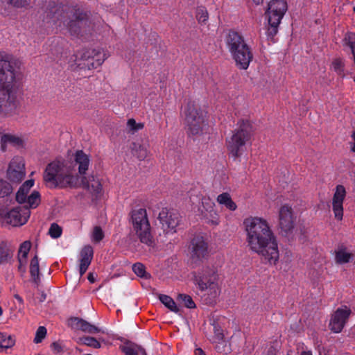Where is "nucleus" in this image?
Here are the masks:
<instances>
[{"instance_id":"obj_2","label":"nucleus","mask_w":355,"mask_h":355,"mask_svg":"<svg viewBox=\"0 0 355 355\" xmlns=\"http://www.w3.org/2000/svg\"><path fill=\"white\" fill-rule=\"evenodd\" d=\"M22 65L14 55L0 51V117L18 114L19 102L13 92L16 77Z\"/></svg>"},{"instance_id":"obj_43","label":"nucleus","mask_w":355,"mask_h":355,"mask_svg":"<svg viewBox=\"0 0 355 355\" xmlns=\"http://www.w3.org/2000/svg\"><path fill=\"white\" fill-rule=\"evenodd\" d=\"M10 257L9 250L5 247L0 246V264L7 261Z\"/></svg>"},{"instance_id":"obj_33","label":"nucleus","mask_w":355,"mask_h":355,"mask_svg":"<svg viewBox=\"0 0 355 355\" xmlns=\"http://www.w3.org/2000/svg\"><path fill=\"white\" fill-rule=\"evenodd\" d=\"M344 41L350 47L353 54L354 62L355 63V33H349L346 34Z\"/></svg>"},{"instance_id":"obj_29","label":"nucleus","mask_w":355,"mask_h":355,"mask_svg":"<svg viewBox=\"0 0 355 355\" xmlns=\"http://www.w3.org/2000/svg\"><path fill=\"white\" fill-rule=\"evenodd\" d=\"M125 355H147L144 349L137 345H128L123 349Z\"/></svg>"},{"instance_id":"obj_6","label":"nucleus","mask_w":355,"mask_h":355,"mask_svg":"<svg viewBox=\"0 0 355 355\" xmlns=\"http://www.w3.org/2000/svg\"><path fill=\"white\" fill-rule=\"evenodd\" d=\"M288 6L286 0H270L266 11L268 21L266 34L273 37L278 32V27L284 16Z\"/></svg>"},{"instance_id":"obj_54","label":"nucleus","mask_w":355,"mask_h":355,"mask_svg":"<svg viewBox=\"0 0 355 355\" xmlns=\"http://www.w3.org/2000/svg\"><path fill=\"white\" fill-rule=\"evenodd\" d=\"M88 279L91 282H94V277L92 276V274H89V276H88Z\"/></svg>"},{"instance_id":"obj_40","label":"nucleus","mask_w":355,"mask_h":355,"mask_svg":"<svg viewBox=\"0 0 355 355\" xmlns=\"http://www.w3.org/2000/svg\"><path fill=\"white\" fill-rule=\"evenodd\" d=\"M103 236L104 234L101 228L98 226L95 227L92 234V241L98 242L103 239Z\"/></svg>"},{"instance_id":"obj_41","label":"nucleus","mask_w":355,"mask_h":355,"mask_svg":"<svg viewBox=\"0 0 355 355\" xmlns=\"http://www.w3.org/2000/svg\"><path fill=\"white\" fill-rule=\"evenodd\" d=\"M134 272L139 277H144L146 275L145 267L140 263H137L132 266Z\"/></svg>"},{"instance_id":"obj_55","label":"nucleus","mask_w":355,"mask_h":355,"mask_svg":"<svg viewBox=\"0 0 355 355\" xmlns=\"http://www.w3.org/2000/svg\"><path fill=\"white\" fill-rule=\"evenodd\" d=\"M2 313H3V311H2L1 307L0 306V316L2 315Z\"/></svg>"},{"instance_id":"obj_21","label":"nucleus","mask_w":355,"mask_h":355,"mask_svg":"<svg viewBox=\"0 0 355 355\" xmlns=\"http://www.w3.org/2000/svg\"><path fill=\"white\" fill-rule=\"evenodd\" d=\"M1 148L6 150L8 145L15 147H21L24 145V139L22 137L14 133H3L0 139Z\"/></svg>"},{"instance_id":"obj_12","label":"nucleus","mask_w":355,"mask_h":355,"mask_svg":"<svg viewBox=\"0 0 355 355\" xmlns=\"http://www.w3.org/2000/svg\"><path fill=\"white\" fill-rule=\"evenodd\" d=\"M158 218L163 230L166 234H173L176 232L180 220L178 213L168 208H163L159 214Z\"/></svg>"},{"instance_id":"obj_56","label":"nucleus","mask_w":355,"mask_h":355,"mask_svg":"<svg viewBox=\"0 0 355 355\" xmlns=\"http://www.w3.org/2000/svg\"><path fill=\"white\" fill-rule=\"evenodd\" d=\"M53 347H55V349L56 348V347H58V345H56L55 343H53Z\"/></svg>"},{"instance_id":"obj_28","label":"nucleus","mask_w":355,"mask_h":355,"mask_svg":"<svg viewBox=\"0 0 355 355\" xmlns=\"http://www.w3.org/2000/svg\"><path fill=\"white\" fill-rule=\"evenodd\" d=\"M159 299L161 302L170 311L176 313L179 312V308L170 296L166 295H159Z\"/></svg>"},{"instance_id":"obj_23","label":"nucleus","mask_w":355,"mask_h":355,"mask_svg":"<svg viewBox=\"0 0 355 355\" xmlns=\"http://www.w3.org/2000/svg\"><path fill=\"white\" fill-rule=\"evenodd\" d=\"M31 247V243L29 241H26L22 243L19 249L18 260L19 263V269L21 271L25 270V266L26 264L27 255L30 251Z\"/></svg>"},{"instance_id":"obj_42","label":"nucleus","mask_w":355,"mask_h":355,"mask_svg":"<svg viewBox=\"0 0 355 355\" xmlns=\"http://www.w3.org/2000/svg\"><path fill=\"white\" fill-rule=\"evenodd\" d=\"M30 0H10L9 3L17 8H26L29 5Z\"/></svg>"},{"instance_id":"obj_24","label":"nucleus","mask_w":355,"mask_h":355,"mask_svg":"<svg viewBox=\"0 0 355 355\" xmlns=\"http://www.w3.org/2000/svg\"><path fill=\"white\" fill-rule=\"evenodd\" d=\"M132 153L139 159L144 160L149 155L148 145L140 143H134L132 147Z\"/></svg>"},{"instance_id":"obj_57","label":"nucleus","mask_w":355,"mask_h":355,"mask_svg":"<svg viewBox=\"0 0 355 355\" xmlns=\"http://www.w3.org/2000/svg\"><path fill=\"white\" fill-rule=\"evenodd\" d=\"M322 353H324V352H320V355H322Z\"/></svg>"},{"instance_id":"obj_30","label":"nucleus","mask_w":355,"mask_h":355,"mask_svg":"<svg viewBox=\"0 0 355 355\" xmlns=\"http://www.w3.org/2000/svg\"><path fill=\"white\" fill-rule=\"evenodd\" d=\"M196 17L199 24H206L209 19V14L207 8L203 6L198 7L196 9Z\"/></svg>"},{"instance_id":"obj_16","label":"nucleus","mask_w":355,"mask_h":355,"mask_svg":"<svg viewBox=\"0 0 355 355\" xmlns=\"http://www.w3.org/2000/svg\"><path fill=\"white\" fill-rule=\"evenodd\" d=\"M191 257L193 260H201L208 255V244L202 236H195L189 245Z\"/></svg>"},{"instance_id":"obj_46","label":"nucleus","mask_w":355,"mask_h":355,"mask_svg":"<svg viewBox=\"0 0 355 355\" xmlns=\"http://www.w3.org/2000/svg\"><path fill=\"white\" fill-rule=\"evenodd\" d=\"M332 68L336 72H337L338 74H340L343 71V62L338 59L335 60L332 62Z\"/></svg>"},{"instance_id":"obj_37","label":"nucleus","mask_w":355,"mask_h":355,"mask_svg":"<svg viewBox=\"0 0 355 355\" xmlns=\"http://www.w3.org/2000/svg\"><path fill=\"white\" fill-rule=\"evenodd\" d=\"M12 187L6 181L0 178V198L8 196L12 192Z\"/></svg>"},{"instance_id":"obj_31","label":"nucleus","mask_w":355,"mask_h":355,"mask_svg":"<svg viewBox=\"0 0 355 355\" xmlns=\"http://www.w3.org/2000/svg\"><path fill=\"white\" fill-rule=\"evenodd\" d=\"M203 217L208 223L217 225L219 223V216L216 210L211 209L203 214Z\"/></svg>"},{"instance_id":"obj_22","label":"nucleus","mask_w":355,"mask_h":355,"mask_svg":"<svg viewBox=\"0 0 355 355\" xmlns=\"http://www.w3.org/2000/svg\"><path fill=\"white\" fill-rule=\"evenodd\" d=\"M71 324L73 327L89 334H96L101 331V329L96 326L77 318L71 320Z\"/></svg>"},{"instance_id":"obj_27","label":"nucleus","mask_w":355,"mask_h":355,"mask_svg":"<svg viewBox=\"0 0 355 355\" xmlns=\"http://www.w3.org/2000/svg\"><path fill=\"white\" fill-rule=\"evenodd\" d=\"M30 273L33 280L37 283L40 280V266L37 256H35L30 263Z\"/></svg>"},{"instance_id":"obj_45","label":"nucleus","mask_w":355,"mask_h":355,"mask_svg":"<svg viewBox=\"0 0 355 355\" xmlns=\"http://www.w3.org/2000/svg\"><path fill=\"white\" fill-rule=\"evenodd\" d=\"M82 21L77 19L76 21H71L68 23L69 29L71 32V33H76L77 29L80 27V24H82Z\"/></svg>"},{"instance_id":"obj_35","label":"nucleus","mask_w":355,"mask_h":355,"mask_svg":"<svg viewBox=\"0 0 355 355\" xmlns=\"http://www.w3.org/2000/svg\"><path fill=\"white\" fill-rule=\"evenodd\" d=\"M80 341L82 344L85 345L89 347H94L95 349H98L101 347L100 343L94 338L86 336L83 337L80 339Z\"/></svg>"},{"instance_id":"obj_47","label":"nucleus","mask_w":355,"mask_h":355,"mask_svg":"<svg viewBox=\"0 0 355 355\" xmlns=\"http://www.w3.org/2000/svg\"><path fill=\"white\" fill-rule=\"evenodd\" d=\"M91 262L89 261H83V260H81L80 259V276H83V274L86 272V270H87L89 266L90 265Z\"/></svg>"},{"instance_id":"obj_5","label":"nucleus","mask_w":355,"mask_h":355,"mask_svg":"<svg viewBox=\"0 0 355 355\" xmlns=\"http://www.w3.org/2000/svg\"><path fill=\"white\" fill-rule=\"evenodd\" d=\"M227 45L236 66L241 69H247L252 59V54L243 37L236 32H230Z\"/></svg>"},{"instance_id":"obj_49","label":"nucleus","mask_w":355,"mask_h":355,"mask_svg":"<svg viewBox=\"0 0 355 355\" xmlns=\"http://www.w3.org/2000/svg\"><path fill=\"white\" fill-rule=\"evenodd\" d=\"M195 355H206L205 353L200 349L196 348L194 352Z\"/></svg>"},{"instance_id":"obj_7","label":"nucleus","mask_w":355,"mask_h":355,"mask_svg":"<svg viewBox=\"0 0 355 355\" xmlns=\"http://www.w3.org/2000/svg\"><path fill=\"white\" fill-rule=\"evenodd\" d=\"M218 279V275L208 269L193 273V282L205 292V295H207L210 301L216 300L220 293Z\"/></svg>"},{"instance_id":"obj_19","label":"nucleus","mask_w":355,"mask_h":355,"mask_svg":"<svg viewBox=\"0 0 355 355\" xmlns=\"http://www.w3.org/2000/svg\"><path fill=\"white\" fill-rule=\"evenodd\" d=\"M279 225L282 231L288 232L294 227L293 209L288 205H282L279 211Z\"/></svg>"},{"instance_id":"obj_51","label":"nucleus","mask_w":355,"mask_h":355,"mask_svg":"<svg viewBox=\"0 0 355 355\" xmlns=\"http://www.w3.org/2000/svg\"><path fill=\"white\" fill-rule=\"evenodd\" d=\"M301 355H312V353L311 351H302L301 353Z\"/></svg>"},{"instance_id":"obj_25","label":"nucleus","mask_w":355,"mask_h":355,"mask_svg":"<svg viewBox=\"0 0 355 355\" xmlns=\"http://www.w3.org/2000/svg\"><path fill=\"white\" fill-rule=\"evenodd\" d=\"M216 201L218 204L225 206L230 211H235L237 209L236 204L232 200L228 193H223L218 195Z\"/></svg>"},{"instance_id":"obj_10","label":"nucleus","mask_w":355,"mask_h":355,"mask_svg":"<svg viewBox=\"0 0 355 355\" xmlns=\"http://www.w3.org/2000/svg\"><path fill=\"white\" fill-rule=\"evenodd\" d=\"M34 184V180H28L19 187L16 193L17 202L28 210L37 208L41 203L40 193L33 189Z\"/></svg>"},{"instance_id":"obj_4","label":"nucleus","mask_w":355,"mask_h":355,"mask_svg":"<svg viewBox=\"0 0 355 355\" xmlns=\"http://www.w3.org/2000/svg\"><path fill=\"white\" fill-rule=\"evenodd\" d=\"M184 114L187 131L191 136L201 139L210 133L209 115L205 109L189 104L184 110Z\"/></svg>"},{"instance_id":"obj_17","label":"nucleus","mask_w":355,"mask_h":355,"mask_svg":"<svg viewBox=\"0 0 355 355\" xmlns=\"http://www.w3.org/2000/svg\"><path fill=\"white\" fill-rule=\"evenodd\" d=\"M346 196V190L343 185H338L332 198V211L334 217L338 220H341L343 217V202Z\"/></svg>"},{"instance_id":"obj_20","label":"nucleus","mask_w":355,"mask_h":355,"mask_svg":"<svg viewBox=\"0 0 355 355\" xmlns=\"http://www.w3.org/2000/svg\"><path fill=\"white\" fill-rule=\"evenodd\" d=\"M80 184L78 187H83L87 189L91 194L97 196L102 191V184L98 178L94 176H89L87 179L85 177H79Z\"/></svg>"},{"instance_id":"obj_52","label":"nucleus","mask_w":355,"mask_h":355,"mask_svg":"<svg viewBox=\"0 0 355 355\" xmlns=\"http://www.w3.org/2000/svg\"><path fill=\"white\" fill-rule=\"evenodd\" d=\"M254 3H255L257 5H259L263 3V0H252Z\"/></svg>"},{"instance_id":"obj_8","label":"nucleus","mask_w":355,"mask_h":355,"mask_svg":"<svg viewBox=\"0 0 355 355\" xmlns=\"http://www.w3.org/2000/svg\"><path fill=\"white\" fill-rule=\"evenodd\" d=\"M132 224L134 231L140 241L148 246L154 243L150 230V225L145 209H138L132 211Z\"/></svg>"},{"instance_id":"obj_39","label":"nucleus","mask_w":355,"mask_h":355,"mask_svg":"<svg viewBox=\"0 0 355 355\" xmlns=\"http://www.w3.org/2000/svg\"><path fill=\"white\" fill-rule=\"evenodd\" d=\"M46 329L44 327H40L35 333V336L34 338V342L35 343H40L42 341V340L46 337Z\"/></svg>"},{"instance_id":"obj_48","label":"nucleus","mask_w":355,"mask_h":355,"mask_svg":"<svg viewBox=\"0 0 355 355\" xmlns=\"http://www.w3.org/2000/svg\"><path fill=\"white\" fill-rule=\"evenodd\" d=\"M214 342L218 343V344L223 343V336L222 333L217 332L216 334V336L214 338Z\"/></svg>"},{"instance_id":"obj_9","label":"nucleus","mask_w":355,"mask_h":355,"mask_svg":"<svg viewBox=\"0 0 355 355\" xmlns=\"http://www.w3.org/2000/svg\"><path fill=\"white\" fill-rule=\"evenodd\" d=\"M252 134V126L248 122H242L232 137L227 140V150L234 158L240 157L243 153V147L250 139Z\"/></svg>"},{"instance_id":"obj_50","label":"nucleus","mask_w":355,"mask_h":355,"mask_svg":"<svg viewBox=\"0 0 355 355\" xmlns=\"http://www.w3.org/2000/svg\"><path fill=\"white\" fill-rule=\"evenodd\" d=\"M353 139V144L352 146V150L355 153V131L353 132L352 135Z\"/></svg>"},{"instance_id":"obj_32","label":"nucleus","mask_w":355,"mask_h":355,"mask_svg":"<svg viewBox=\"0 0 355 355\" xmlns=\"http://www.w3.org/2000/svg\"><path fill=\"white\" fill-rule=\"evenodd\" d=\"M15 343V339L12 336L3 334L0 339V347L3 348H10Z\"/></svg>"},{"instance_id":"obj_18","label":"nucleus","mask_w":355,"mask_h":355,"mask_svg":"<svg viewBox=\"0 0 355 355\" xmlns=\"http://www.w3.org/2000/svg\"><path fill=\"white\" fill-rule=\"evenodd\" d=\"M30 216V210L27 209L15 208L6 214L5 221L14 227L21 226L28 221Z\"/></svg>"},{"instance_id":"obj_53","label":"nucleus","mask_w":355,"mask_h":355,"mask_svg":"<svg viewBox=\"0 0 355 355\" xmlns=\"http://www.w3.org/2000/svg\"><path fill=\"white\" fill-rule=\"evenodd\" d=\"M15 298L18 300V302H19L20 303H22L23 302V300L21 297H19V295H16L15 296Z\"/></svg>"},{"instance_id":"obj_34","label":"nucleus","mask_w":355,"mask_h":355,"mask_svg":"<svg viewBox=\"0 0 355 355\" xmlns=\"http://www.w3.org/2000/svg\"><path fill=\"white\" fill-rule=\"evenodd\" d=\"M94 250L92 246H85L80 252V259L86 261H92Z\"/></svg>"},{"instance_id":"obj_44","label":"nucleus","mask_w":355,"mask_h":355,"mask_svg":"<svg viewBox=\"0 0 355 355\" xmlns=\"http://www.w3.org/2000/svg\"><path fill=\"white\" fill-rule=\"evenodd\" d=\"M180 298L183 301L186 307L193 309L196 306L194 302L190 296L186 295H180Z\"/></svg>"},{"instance_id":"obj_1","label":"nucleus","mask_w":355,"mask_h":355,"mask_svg":"<svg viewBox=\"0 0 355 355\" xmlns=\"http://www.w3.org/2000/svg\"><path fill=\"white\" fill-rule=\"evenodd\" d=\"M245 239L250 250L271 266L279 259L278 243L269 223L263 217L249 216L243 222Z\"/></svg>"},{"instance_id":"obj_15","label":"nucleus","mask_w":355,"mask_h":355,"mask_svg":"<svg viewBox=\"0 0 355 355\" xmlns=\"http://www.w3.org/2000/svg\"><path fill=\"white\" fill-rule=\"evenodd\" d=\"M109 57V53L103 49H92L87 51L82 58L86 62L83 64L89 69L101 66Z\"/></svg>"},{"instance_id":"obj_36","label":"nucleus","mask_w":355,"mask_h":355,"mask_svg":"<svg viewBox=\"0 0 355 355\" xmlns=\"http://www.w3.org/2000/svg\"><path fill=\"white\" fill-rule=\"evenodd\" d=\"M127 128L129 132L132 133H135L144 128V124L142 123H137L136 121L133 119H130L127 122Z\"/></svg>"},{"instance_id":"obj_3","label":"nucleus","mask_w":355,"mask_h":355,"mask_svg":"<svg viewBox=\"0 0 355 355\" xmlns=\"http://www.w3.org/2000/svg\"><path fill=\"white\" fill-rule=\"evenodd\" d=\"M71 169V165L65 160L55 159L46 166L44 180L53 186L76 188L80 184V178Z\"/></svg>"},{"instance_id":"obj_14","label":"nucleus","mask_w":355,"mask_h":355,"mask_svg":"<svg viewBox=\"0 0 355 355\" xmlns=\"http://www.w3.org/2000/svg\"><path fill=\"white\" fill-rule=\"evenodd\" d=\"M352 311L347 306L338 308L331 315L329 327L334 333H339L345 327Z\"/></svg>"},{"instance_id":"obj_38","label":"nucleus","mask_w":355,"mask_h":355,"mask_svg":"<svg viewBox=\"0 0 355 355\" xmlns=\"http://www.w3.org/2000/svg\"><path fill=\"white\" fill-rule=\"evenodd\" d=\"M49 234L51 237L57 239L62 234V228L58 225L53 223L49 230Z\"/></svg>"},{"instance_id":"obj_26","label":"nucleus","mask_w":355,"mask_h":355,"mask_svg":"<svg viewBox=\"0 0 355 355\" xmlns=\"http://www.w3.org/2000/svg\"><path fill=\"white\" fill-rule=\"evenodd\" d=\"M351 259V253L345 248H340L336 252V261L338 263H348Z\"/></svg>"},{"instance_id":"obj_11","label":"nucleus","mask_w":355,"mask_h":355,"mask_svg":"<svg viewBox=\"0 0 355 355\" xmlns=\"http://www.w3.org/2000/svg\"><path fill=\"white\" fill-rule=\"evenodd\" d=\"M66 162L71 165L72 173L81 178L88 171L91 159L88 154L79 150H76Z\"/></svg>"},{"instance_id":"obj_13","label":"nucleus","mask_w":355,"mask_h":355,"mask_svg":"<svg viewBox=\"0 0 355 355\" xmlns=\"http://www.w3.org/2000/svg\"><path fill=\"white\" fill-rule=\"evenodd\" d=\"M25 164L21 157H15L7 170V178L12 183L20 182L25 177Z\"/></svg>"}]
</instances>
